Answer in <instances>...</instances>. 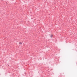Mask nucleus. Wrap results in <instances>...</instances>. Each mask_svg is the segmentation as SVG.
<instances>
[{
	"instance_id": "f257e3e1",
	"label": "nucleus",
	"mask_w": 77,
	"mask_h": 77,
	"mask_svg": "<svg viewBox=\"0 0 77 77\" xmlns=\"http://www.w3.org/2000/svg\"><path fill=\"white\" fill-rule=\"evenodd\" d=\"M19 44H20V45H21V44H22V42H19Z\"/></svg>"
},
{
	"instance_id": "f03ea898",
	"label": "nucleus",
	"mask_w": 77,
	"mask_h": 77,
	"mask_svg": "<svg viewBox=\"0 0 77 77\" xmlns=\"http://www.w3.org/2000/svg\"><path fill=\"white\" fill-rule=\"evenodd\" d=\"M53 36V35H51L50 37L51 38H52Z\"/></svg>"
}]
</instances>
